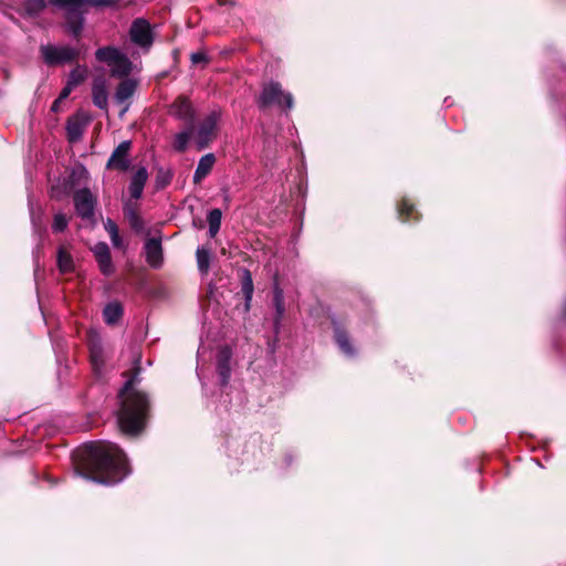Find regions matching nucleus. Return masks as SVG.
<instances>
[{
    "instance_id": "5701e85b",
    "label": "nucleus",
    "mask_w": 566,
    "mask_h": 566,
    "mask_svg": "<svg viewBox=\"0 0 566 566\" xmlns=\"http://www.w3.org/2000/svg\"><path fill=\"white\" fill-rule=\"evenodd\" d=\"M123 315V307L117 302L107 304L103 311L104 321L107 324H115Z\"/></svg>"
},
{
    "instance_id": "cd10ccee",
    "label": "nucleus",
    "mask_w": 566,
    "mask_h": 566,
    "mask_svg": "<svg viewBox=\"0 0 566 566\" xmlns=\"http://www.w3.org/2000/svg\"><path fill=\"white\" fill-rule=\"evenodd\" d=\"M87 77V69L85 66H76L69 75L67 82L71 86H77Z\"/></svg>"
},
{
    "instance_id": "e433bc0d",
    "label": "nucleus",
    "mask_w": 566,
    "mask_h": 566,
    "mask_svg": "<svg viewBox=\"0 0 566 566\" xmlns=\"http://www.w3.org/2000/svg\"><path fill=\"white\" fill-rule=\"evenodd\" d=\"M92 363L94 368H98L99 366V354L95 348H92Z\"/></svg>"
},
{
    "instance_id": "20e7f679",
    "label": "nucleus",
    "mask_w": 566,
    "mask_h": 566,
    "mask_svg": "<svg viewBox=\"0 0 566 566\" xmlns=\"http://www.w3.org/2000/svg\"><path fill=\"white\" fill-rule=\"evenodd\" d=\"M261 108L270 105H277L286 108L293 107V97L290 93L284 92L281 85L276 82H270L263 86L262 93L258 99Z\"/></svg>"
},
{
    "instance_id": "6ab92c4d",
    "label": "nucleus",
    "mask_w": 566,
    "mask_h": 566,
    "mask_svg": "<svg viewBox=\"0 0 566 566\" xmlns=\"http://www.w3.org/2000/svg\"><path fill=\"white\" fill-rule=\"evenodd\" d=\"M273 304L275 307L274 328L277 332L285 313L284 293L279 285H275L273 290Z\"/></svg>"
},
{
    "instance_id": "dca6fc26",
    "label": "nucleus",
    "mask_w": 566,
    "mask_h": 566,
    "mask_svg": "<svg viewBox=\"0 0 566 566\" xmlns=\"http://www.w3.org/2000/svg\"><path fill=\"white\" fill-rule=\"evenodd\" d=\"M230 359H231V350L228 347H222L219 349L217 356V368L218 373L221 377L222 384H227L230 377Z\"/></svg>"
},
{
    "instance_id": "39448f33",
    "label": "nucleus",
    "mask_w": 566,
    "mask_h": 566,
    "mask_svg": "<svg viewBox=\"0 0 566 566\" xmlns=\"http://www.w3.org/2000/svg\"><path fill=\"white\" fill-rule=\"evenodd\" d=\"M220 112H210L195 132V139L200 149L207 147L217 136Z\"/></svg>"
},
{
    "instance_id": "7c9ffc66",
    "label": "nucleus",
    "mask_w": 566,
    "mask_h": 566,
    "mask_svg": "<svg viewBox=\"0 0 566 566\" xmlns=\"http://www.w3.org/2000/svg\"><path fill=\"white\" fill-rule=\"evenodd\" d=\"M45 7L44 0H27L24 10L29 15L38 14Z\"/></svg>"
},
{
    "instance_id": "f8f14e48",
    "label": "nucleus",
    "mask_w": 566,
    "mask_h": 566,
    "mask_svg": "<svg viewBox=\"0 0 566 566\" xmlns=\"http://www.w3.org/2000/svg\"><path fill=\"white\" fill-rule=\"evenodd\" d=\"M94 256L98 263L101 272L109 276L114 273V265L112 263L109 248L106 243L99 242L92 249Z\"/></svg>"
},
{
    "instance_id": "b1692460",
    "label": "nucleus",
    "mask_w": 566,
    "mask_h": 566,
    "mask_svg": "<svg viewBox=\"0 0 566 566\" xmlns=\"http://www.w3.org/2000/svg\"><path fill=\"white\" fill-rule=\"evenodd\" d=\"M125 217L129 222V226L136 231L140 232L144 230V221L142 217L138 214L135 208L127 206L125 208Z\"/></svg>"
},
{
    "instance_id": "f03ea898",
    "label": "nucleus",
    "mask_w": 566,
    "mask_h": 566,
    "mask_svg": "<svg viewBox=\"0 0 566 566\" xmlns=\"http://www.w3.org/2000/svg\"><path fill=\"white\" fill-rule=\"evenodd\" d=\"M119 398L122 407L117 416L118 426L123 432L135 434L143 429L145 423L148 410L147 397L134 390L133 380H128L120 390Z\"/></svg>"
},
{
    "instance_id": "6e6552de",
    "label": "nucleus",
    "mask_w": 566,
    "mask_h": 566,
    "mask_svg": "<svg viewBox=\"0 0 566 566\" xmlns=\"http://www.w3.org/2000/svg\"><path fill=\"white\" fill-rule=\"evenodd\" d=\"M132 41L143 48H149L153 42L151 31L149 23L144 19H137L130 27Z\"/></svg>"
},
{
    "instance_id": "1a4fd4ad",
    "label": "nucleus",
    "mask_w": 566,
    "mask_h": 566,
    "mask_svg": "<svg viewBox=\"0 0 566 566\" xmlns=\"http://www.w3.org/2000/svg\"><path fill=\"white\" fill-rule=\"evenodd\" d=\"M169 114L189 125L195 118V109L190 101L185 96L177 97L169 106Z\"/></svg>"
},
{
    "instance_id": "ddd939ff",
    "label": "nucleus",
    "mask_w": 566,
    "mask_h": 566,
    "mask_svg": "<svg viewBox=\"0 0 566 566\" xmlns=\"http://www.w3.org/2000/svg\"><path fill=\"white\" fill-rule=\"evenodd\" d=\"M74 205L76 212L82 218H90L93 214L94 202L92 193L88 189H82L75 192Z\"/></svg>"
},
{
    "instance_id": "7ed1b4c3",
    "label": "nucleus",
    "mask_w": 566,
    "mask_h": 566,
    "mask_svg": "<svg viewBox=\"0 0 566 566\" xmlns=\"http://www.w3.org/2000/svg\"><path fill=\"white\" fill-rule=\"evenodd\" d=\"M95 56L109 66L111 74L115 77H125L132 71V62L128 57L113 46L98 49Z\"/></svg>"
},
{
    "instance_id": "a878e982",
    "label": "nucleus",
    "mask_w": 566,
    "mask_h": 566,
    "mask_svg": "<svg viewBox=\"0 0 566 566\" xmlns=\"http://www.w3.org/2000/svg\"><path fill=\"white\" fill-rule=\"evenodd\" d=\"M198 269L201 273L206 274L210 266V251L205 247H200L196 252Z\"/></svg>"
},
{
    "instance_id": "a211bd4d",
    "label": "nucleus",
    "mask_w": 566,
    "mask_h": 566,
    "mask_svg": "<svg viewBox=\"0 0 566 566\" xmlns=\"http://www.w3.org/2000/svg\"><path fill=\"white\" fill-rule=\"evenodd\" d=\"M148 179V172L146 168L142 167L137 169L130 180L129 192L132 198L139 199L142 197L145 184Z\"/></svg>"
},
{
    "instance_id": "f704fd0d",
    "label": "nucleus",
    "mask_w": 566,
    "mask_h": 566,
    "mask_svg": "<svg viewBox=\"0 0 566 566\" xmlns=\"http://www.w3.org/2000/svg\"><path fill=\"white\" fill-rule=\"evenodd\" d=\"M191 62L193 64L206 63L207 55L203 52H196L191 54Z\"/></svg>"
},
{
    "instance_id": "393cba45",
    "label": "nucleus",
    "mask_w": 566,
    "mask_h": 566,
    "mask_svg": "<svg viewBox=\"0 0 566 566\" xmlns=\"http://www.w3.org/2000/svg\"><path fill=\"white\" fill-rule=\"evenodd\" d=\"M222 212L220 209H212L208 214L209 235L214 238L221 227Z\"/></svg>"
},
{
    "instance_id": "2f4dec72",
    "label": "nucleus",
    "mask_w": 566,
    "mask_h": 566,
    "mask_svg": "<svg viewBox=\"0 0 566 566\" xmlns=\"http://www.w3.org/2000/svg\"><path fill=\"white\" fill-rule=\"evenodd\" d=\"M66 227H67V219H66L65 214L56 213L54 216V220H53V224H52L53 231L62 232L65 230Z\"/></svg>"
},
{
    "instance_id": "c756f323",
    "label": "nucleus",
    "mask_w": 566,
    "mask_h": 566,
    "mask_svg": "<svg viewBox=\"0 0 566 566\" xmlns=\"http://www.w3.org/2000/svg\"><path fill=\"white\" fill-rule=\"evenodd\" d=\"M192 133H193V128L191 127L188 130L177 134L174 139V148L179 151L185 150L188 145L190 135Z\"/></svg>"
},
{
    "instance_id": "f257e3e1",
    "label": "nucleus",
    "mask_w": 566,
    "mask_h": 566,
    "mask_svg": "<svg viewBox=\"0 0 566 566\" xmlns=\"http://www.w3.org/2000/svg\"><path fill=\"white\" fill-rule=\"evenodd\" d=\"M75 472L101 484H115L129 474L126 457L108 441L91 442L74 454Z\"/></svg>"
},
{
    "instance_id": "c85d7f7f",
    "label": "nucleus",
    "mask_w": 566,
    "mask_h": 566,
    "mask_svg": "<svg viewBox=\"0 0 566 566\" xmlns=\"http://www.w3.org/2000/svg\"><path fill=\"white\" fill-rule=\"evenodd\" d=\"M242 292L247 301V306H249V302L251 301L253 294V282L251 273L248 270L243 271Z\"/></svg>"
},
{
    "instance_id": "2eb2a0df",
    "label": "nucleus",
    "mask_w": 566,
    "mask_h": 566,
    "mask_svg": "<svg viewBox=\"0 0 566 566\" xmlns=\"http://www.w3.org/2000/svg\"><path fill=\"white\" fill-rule=\"evenodd\" d=\"M214 164L216 156L212 153L202 156L195 170L193 182L200 184L212 171Z\"/></svg>"
},
{
    "instance_id": "473e14b6",
    "label": "nucleus",
    "mask_w": 566,
    "mask_h": 566,
    "mask_svg": "<svg viewBox=\"0 0 566 566\" xmlns=\"http://www.w3.org/2000/svg\"><path fill=\"white\" fill-rule=\"evenodd\" d=\"M398 212L402 221H407L413 212V206L407 200H403L398 208Z\"/></svg>"
},
{
    "instance_id": "4c0bfd02",
    "label": "nucleus",
    "mask_w": 566,
    "mask_h": 566,
    "mask_svg": "<svg viewBox=\"0 0 566 566\" xmlns=\"http://www.w3.org/2000/svg\"><path fill=\"white\" fill-rule=\"evenodd\" d=\"M111 241H112V244L115 248H120L122 247V239L119 237V233L115 234L114 237H111Z\"/></svg>"
},
{
    "instance_id": "0eeeda50",
    "label": "nucleus",
    "mask_w": 566,
    "mask_h": 566,
    "mask_svg": "<svg viewBox=\"0 0 566 566\" xmlns=\"http://www.w3.org/2000/svg\"><path fill=\"white\" fill-rule=\"evenodd\" d=\"M132 148L130 140L122 142L112 153L107 164V169H116L126 171L130 166L129 151Z\"/></svg>"
},
{
    "instance_id": "412c9836",
    "label": "nucleus",
    "mask_w": 566,
    "mask_h": 566,
    "mask_svg": "<svg viewBox=\"0 0 566 566\" xmlns=\"http://www.w3.org/2000/svg\"><path fill=\"white\" fill-rule=\"evenodd\" d=\"M136 90V83L133 80H124L119 83L115 93V101L119 104L129 99Z\"/></svg>"
},
{
    "instance_id": "f3484780",
    "label": "nucleus",
    "mask_w": 566,
    "mask_h": 566,
    "mask_svg": "<svg viewBox=\"0 0 566 566\" xmlns=\"http://www.w3.org/2000/svg\"><path fill=\"white\" fill-rule=\"evenodd\" d=\"M86 124L87 120L81 115H75L67 120L66 132L70 142H76L82 137Z\"/></svg>"
},
{
    "instance_id": "423d86ee",
    "label": "nucleus",
    "mask_w": 566,
    "mask_h": 566,
    "mask_svg": "<svg viewBox=\"0 0 566 566\" xmlns=\"http://www.w3.org/2000/svg\"><path fill=\"white\" fill-rule=\"evenodd\" d=\"M40 52L44 62L49 65L69 63L74 61L78 55V51L69 45H41Z\"/></svg>"
},
{
    "instance_id": "c9c22d12",
    "label": "nucleus",
    "mask_w": 566,
    "mask_h": 566,
    "mask_svg": "<svg viewBox=\"0 0 566 566\" xmlns=\"http://www.w3.org/2000/svg\"><path fill=\"white\" fill-rule=\"evenodd\" d=\"M75 86H71V83L67 82L66 86L62 90V92L60 93V96H59V99L54 102V104H56L61 99H64L66 98L70 93L72 92V90L74 88ZM55 105H53L54 107Z\"/></svg>"
},
{
    "instance_id": "9b49d317",
    "label": "nucleus",
    "mask_w": 566,
    "mask_h": 566,
    "mask_svg": "<svg viewBox=\"0 0 566 566\" xmlns=\"http://www.w3.org/2000/svg\"><path fill=\"white\" fill-rule=\"evenodd\" d=\"M146 262L154 269H159L164 262L163 247L160 239L150 238L145 243Z\"/></svg>"
},
{
    "instance_id": "aec40b11",
    "label": "nucleus",
    "mask_w": 566,
    "mask_h": 566,
    "mask_svg": "<svg viewBox=\"0 0 566 566\" xmlns=\"http://www.w3.org/2000/svg\"><path fill=\"white\" fill-rule=\"evenodd\" d=\"M67 10V18H66V23H67V28L70 30V32L74 35V36H78L82 32V29H83V17H82V11L81 9H77L76 11L75 10H72L71 8H65Z\"/></svg>"
},
{
    "instance_id": "4be33fe9",
    "label": "nucleus",
    "mask_w": 566,
    "mask_h": 566,
    "mask_svg": "<svg viewBox=\"0 0 566 566\" xmlns=\"http://www.w3.org/2000/svg\"><path fill=\"white\" fill-rule=\"evenodd\" d=\"M57 268L61 273H70L74 270L73 258L64 247L57 250Z\"/></svg>"
},
{
    "instance_id": "72a5a7b5",
    "label": "nucleus",
    "mask_w": 566,
    "mask_h": 566,
    "mask_svg": "<svg viewBox=\"0 0 566 566\" xmlns=\"http://www.w3.org/2000/svg\"><path fill=\"white\" fill-rule=\"evenodd\" d=\"M104 228L105 230L108 232L109 237H114L115 234L118 233V227L116 226V223L111 220V219H107L105 222H104Z\"/></svg>"
},
{
    "instance_id": "bb28decb",
    "label": "nucleus",
    "mask_w": 566,
    "mask_h": 566,
    "mask_svg": "<svg viewBox=\"0 0 566 566\" xmlns=\"http://www.w3.org/2000/svg\"><path fill=\"white\" fill-rule=\"evenodd\" d=\"M335 340L344 354H346L347 356L354 355V349L350 346L348 337L345 332H343L340 329H336L335 331Z\"/></svg>"
},
{
    "instance_id": "9d476101",
    "label": "nucleus",
    "mask_w": 566,
    "mask_h": 566,
    "mask_svg": "<svg viewBox=\"0 0 566 566\" xmlns=\"http://www.w3.org/2000/svg\"><path fill=\"white\" fill-rule=\"evenodd\" d=\"M92 97L96 107L107 111L108 107V86L104 76H96L92 84Z\"/></svg>"
},
{
    "instance_id": "4468645a",
    "label": "nucleus",
    "mask_w": 566,
    "mask_h": 566,
    "mask_svg": "<svg viewBox=\"0 0 566 566\" xmlns=\"http://www.w3.org/2000/svg\"><path fill=\"white\" fill-rule=\"evenodd\" d=\"M50 3L61 8H71L72 10L82 9L84 4L94 7H113L116 0H50Z\"/></svg>"
}]
</instances>
